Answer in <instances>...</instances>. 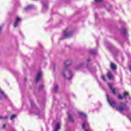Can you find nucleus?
Instances as JSON below:
<instances>
[{
    "label": "nucleus",
    "instance_id": "24",
    "mask_svg": "<svg viewBox=\"0 0 131 131\" xmlns=\"http://www.w3.org/2000/svg\"><path fill=\"white\" fill-rule=\"evenodd\" d=\"M111 91H112L113 94H114V95H116V92H115V89H111Z\"/></svg>",
    "mask_w": 131,
    "mask_h": 131
},
{
    "label": "nucleus",
    "instance_id": "2",
    "mask_svg": "<svg viewBox=\"0 0 131 131\" xmlns=\"http://www.w3.org/2000/svg\"><path fill=\"white\" fill-rule=\"evenodd\" d=\"M72 59H68L64 62L65 68L61 71V74L67 79H71L73 74L71 70L68 69V67L72 64Z\"/></svg>",
    "mask_w": 131,
    "mask_h": 131
},
{
    "label": "nucleus",
    "instance_id": "28",
    "mask_svg": "<svg viewBox=\"0 0 131 131\" xmlns=\"http://www.w3.org/2000/svg\"><path fill=\"white\" fill-rule=\"evenodd\" d=\"M101 78L103 81H106V78H105V76L102 75L101 76Z\"/></svg>",
    "mask_w": 131,
    "mask_h": 131
},
{
    "label": "nucleus",
    "instance_id": "10",
    "mask_svg": "<svg viewBox=\"0 0 131 131\" xmlns=\"http://www.w3.org/2000/svg\"><path fill=\"white\" fill-rule=\"evenodd\" d=\"M89 53L91 55H96L98 53V50L97 49H91L89 50Z\"/></svg>",
    "mask_w": 131,
    "mask_h": 131
},
{
    "label": "nucleus",
    "instance_id": "37",
    "mask_svg": "<svg viewBox=\"0 0 131 131\" xmlns=\"http://www.w3.org/2000/svg\"><path fill=\"white\" fill-rule=\"evenodd\" d=\"M1 30H2V27H0V32H1Z\"/></svg>",
    "mask_w": 131,
    "mask_h": 131
},
{
    "label": "nucleus",
    "instance_id": "29",
    "mask_svg": "<svg viewBox=\"0 0 131 131\" xmlns=\"http://www.w3.org/2000/svg\"><path fill=\"white\" fill-rule=\"evenodd\" d=\"M102 0H95V2L96 4H98L99 3H101Z\"/></svg>",
    "mask_w": 131,
    "mask_h": 131
},
{
    "label": "nucleus",
    "instance_id": "14",
    "mask_svg": "<svg viewBox=\"0 0 131 131\" xmlns=\"http://www.w3.org/2000/svg\"><path fill=\"white\" fill-rule=\"evenodd\" d=\"M32 9H33V5H29L25 8V10L29 11L30 10H32Z\"/></svg>",
    "mask_w": 131,
    "mask_h": 131
},
{
    "label": "nucleus",
    "instance_id": "40",
    "mask_svg": "<svg viewBox=\"0 0 131 131\" xmlns=\"http://www.w3.org/2000/svg\"><path fill=\"white\" fill-rule=\"evenodd\" d=\"M127 117L128 118V117H129V116H127Z\"/></svg>",
    "mask_w": 131,
    "mask_h": 131
},
{
    "label": "nucleus",
    "instance_id": "8",
    "mask_svg": "<svg viewBox=\"0 0 131 131\" xmlns=\"http://www.w3.org/2000/svg\"><path fill=\"white\" fill-rule=\"evenodd\" d=\"M85 64L84 62H81L78 64V65L75 68L76 70H79L81 67H83Z\"/></svg>",
    "mask_w": 131,
    "mask_h": 131
},
{
    "label": "nucleus",
    "instance_id": "35",
    "mask_svg": "<svg viewBox=\"0 0 131 131\" xmlns=\"http://www.w3.org/2000/svg\"><path fill=\"white\" fill-rule=\"evenodd\" d=\"M19 32L20 34H22V33L21 32V31H19Z\"/></svg>",
    "mask_w": 131,
    "mask_h": 131
},
{
    "label": "nucleus",
    "instance_id": "36",
    "mask_svg": "<svg viewBox=\"0 0 131 131\" xmlns=\"http://www.w3.org/2000/svg\"><path fill=\"white\" fill-rule=\"evenodd\" d=\"M39 113H40V112H39V113H36V115H38V114H39Z\"/></svg>",
    "mask_w": 131,
    "mask_h": 131
},
{
    "label": "nucleus",
    "instance_id": "21",
    "mask_svg": "<svg viewBox=\"0 0 131 131\" xmlns=\"http://www.w3.org/2000/svg\"><path fill=\"white\" fill-rule=\"evenodd\" d=\"M2 119H8V116H0V120Z\"/></svg>",
    "mask_w": 131,
    "mask_h": 131
},
{
    "label": "nucleus",
    "instance_id": "23",
    "mask_svg": "<svg viewBox=\"0 0 131 131\" xmlns=\"http://www.w3.org/2000/svg\"><path fill=\"white\" fill-rule=\"evenodd\" d=\"M17 118V116L16 115H12L10 117V119L11 120H13V119H15V118Z\"/></svg>",
    "mask_w": 131,
    "mask_h": 131
},
{
    "label": "nucleus",
    "instance_id": "5",
    "mask_svg": "<svg viewBox=\"0 0 131 131\" xmlns=\"http://www.w3.org/2000/svg\"><path fill=\"white\" fill-rule=\"evenodd\" d=\"M60 124H61V122H58L55 124V125L54 127L53 131H59L60 130V128H61V127L60 126Z\"/></svg>",
    "mask_w": 131,
    "mask_h": 131
},
{
    "label": "nucleus",
    "instance_id": "30",
    "mask_svg": "<svg viewBox=\"0 0 131 131\" xmlns=\"http://www.w3.org/2000/svg\"><path fill=\"white\" fill-rule=\"evenodd\" d=\"M95 19H98V13H96L95 14Z\"/></svg>",
    "mask_w": 131,
    "mask_h": 131
},
{
    "label": "nucleus",
    "instance_id": "22",
    "mask_svg": "<svg viewBox=\"0 0 131 131\" xmlns=\"http://www.w3.org/2000/svg\"><path fill=\"white\" fill-rule=\"evenodd\" d=\"M43 88H45V86L43 85H41L39 86L38 91L40 92V91H42V90H43Z\"/></svg>",
    "mask_w": 131,
    "mask_h": 131
},
{
    "label": "nucleus",
    "instance_id": "19",
    "mask_svg": "<svg viewBox=\"0 0 131 131\" xmlns=\"http://www.w3.org/2000/svg\"><path fill=\"white\" fill-rule=\"evenodd\" d=\"M0 93H1V94H2L3 97H4V98H7V95H6V94H5V92H4L1 89H0Z\"/></svg>",
    "mask_w": 131,
    "mask_h": 131
},
{
    "label": "nucleus",
    "instance_id": "4",
    "mask_svg": "<svg viewBox=\"0 0 131 131\" xmlns=\"http://www.w3.org/2000/svg\"><path fill=\"white\" fill-rule=\"evenodd\" d=\"M41 4L43 6L42 11L43 13H45V12H46V11H47V10H48V2H47L45 1H42L41 2Z\"/></svg>",
    "mask_w": 131,
    "mask_h": 131
},
{
    "label": "nucleus",
    "instance_id": "27",
    "mask_svg": "<svg viewBox=\"0 0 131 131\" xmlns=\"http://www.w3.org/2000/svg\"><path fill=\"white\" fill-rule=\"evenodd\" d=\"M108 88L110 89V90H112L113 89L112 88V85L110 83H108Z\"/></svg>",
    "mask_w": 131,
    "mask_h": 131
},
{
    "label": "nucleus",
    "instance_id": "32",
    "mask_svg": "<svg viewBox=\"0 0 131 131\" xmlns=\"http://www.w3.org/2000/svg\"><path fill=\"white\" fill-rule=\"evenodd\" d=\"M56 69V66H55V64H53V71H55Z\"/></svg>",
    "mask_w": 131,
    "mask_h": 131
},
{
    "label": "nucleus",
    "instance_id": "13",
    "mask_svg": "<svg viewBox=\"0 0 131 131\" xmlns=\"http://www.w3.org/2000/svg\"><path fill=\"white\" fill-rule=\"evenodd\" d=\"M20 21H21V18H19V17H17L15 21L14 25V27H17V26L18 25V23H19V22H20Z\"/></svg>",
    "mask_w": 131,
    "mask_h": 131
},
{
    "label": "nucleus",
    "instance_id": "41",
    "mask_svg": "<svg viewBox=\"0 0 131 131\" xmlns=\"http://www.w3.org/2000/svg\"><path fill=\"white\" fill-rule=\"evenodd\" d=\"M39 46H40V43H39Z\"/></svg>",
    "mask_w": 131,
    "mask_h": 131
},
{
    "label": "nucleus",
    "instance_id": "6",
    "mask_svg": "<svg viewBox=\"0 0 131 131\" xmlns=\"http://www.w3.org/2000/svg\"><path fill=\"white\" fill-rule=\"evenodd\" d=\"M121 32L122 35H123L124 36H126V34H127V30H126V29H125V28L122 27L121 28Z\"/></svg>",
    "mask_w": 131,
    "mask_h": 131
},
{
    "label": "nucleus",
    "instance_id": "3",
    "mask_svg": "<svg viewBox=\"0 0 131 131\" xmlns=\"http://www.w3.org/2000/svg\"><path fill=\"white\" fill-rule=\"evenodd\" d=\"M72 35H73V32H72V31H69L68 29H67L63 32V36L66 38H67L68 37H71Z\"/></svg>",
    "mask_w": 131,
    "mask_h": 131
},
{
    "label": "nucleus",
    "instance_id": "34",
    "mask_svg": "<svg viewBox=\"0 0 131 131\" xmlns=\"http://www.w3.org/2000/svg\"><path fill=\"white\" fill-rule=\"evenodd\" d=\"M67 114H68V115H71L70 113L69 112H68Z\"/></svg>",
    "mask_w": 131,
    "mask_h": 131
},
{
    "label": "nucleus",
    "instance_id": "20",
    "mask_svg": "<svg viewBox=\"0 0 131 131\" xmlns=\"http://www.w3.org/2000/svg\"><path fill=\"white\" fill-rule=\"evenodd\" d=\"M31 106L32 107V108H35V104L34 103V102H33V101L31 100Z\"/></svg>",
    "mask_w": 131,
    "mask_h": 131
},
{
    "label": "nucleus",
    "instance_id": "17",
    "mask_svg": "<svg viewBox=\"0 0 131 131\" xmlns=\"http://www.w3.org/2000/svg\"><path fill=\"white\" fill-rule=\"evenodd\" d=\"M107 75L108 79H114V76L112 75V74H111V73H108Z\"/></svg>",
    "mask_w": 131,
    "mask_h": 131
},
{
    "label": "nucleus",
    "instance_id": "44",
    "mask_svg": "<svg viewBox=\"0 0 131 131\" xmlns=\"http://www.w3.org/2000/svg\"><path fill=\"white\" fill-rule=\"evenodd\" d=\"M12 115H15V114H12Z\"/></svg>",
    "mask_w": 131,
    "mask_h": 131
},
{
    "label": "nucleus",
    "instance_id": "45",
    "mask_svg": "<svg viewBox=\"0 0 131 131\" xmlns=\"http://www.w3.org/2000/svg\"><path fill=\"white\" fill-rule=\"evenodd\" d=\"M121 47H122V44H121Z\"/></svg>",
    "mask_w": 131,
    "mask_h": 131
},
{
    "label": "nucleus",
    "instance_id": "31",
    "mask_svg": "<svg viewBox=\"0 0 131 131\" xmlns=\"http://www.w3.org/2000/svg\"><path fill=\"white\" fill-rule=\"evenodd\" d=\"M91 58H90V57H89V58L87 59V62H88V63H89V62H91Z\"/></svg>",
    "mask_w": 131,
    "mask_h": 131
},
{
    "label": "nucleus",
    "instance_id": "12",
    "mask_svg": "<svg viewBox=\"0 0 131 131\" xmlns=\"http://www.w3.org/2000/svg\"><path fill=\"white\" fill-rule=\"evenodd\" d=\"M59 90V85L58 84H54V91L55 94L58 93V90Z\"/></svg>",
    "mask_w": 131,
    "mask_h": 131
},
{
    "label": "nucleus",
    "instance_id": "43",
    "mask_svg": "<svg viewBox=\"0 0 131 131\" xmlns=\"http://www.w3.org/2000/svg\"><path fill=\"white\" fill-rule=\"evenodd\" d=\"M21 36H23V37H24L23 35L21 34Z\"/></svg>",
    "mask_w": 131,
    "mask_h": 131
},
{
    "label": "nucleus",
    "instance_id": "15",
    "mask_svg": "<svg viewBox=\"0 0 131 131\" xmlns=\"http://www.w3.org/2000/svg\"><path fill=\"white\" fill-rule=\"evenodd\" d=\"M123 98L124 99H129L130 96H129V94H128V93L127 92H125L123 94Z\"/></svg>",
    "mask_w": 131,
    "mask_h": 131
},
{
    "label": "nucleus",
    "instance_id": "16",
    "mask_svg": "<svg viewBox=\"0 0 131 131\" xmlns=\"http://www.w3.org/2000/svg\"><path fill=\"white\" fill-rule=\"evenodd\" d=\"M111 69H112V70H116L117 69L116 65H115V64H114V63H111Z\"/></svg>",
    "mask_w": 131,
    "mask_h": 131
},
{
    "label": "nucleus",
    "instance_id": "39",
    "mask_svg": "<svg viewBox=\"0 0 131 131\" xmlns=\"http://www.w3.org/2000/svg\"><path fill=\"white\" fill-rule=\"evenodd\" d=\"M25 81H26V78H25Z\"/></svg>",
    "mask_w": 131,
    "mask_h": 131
},
{
    "label": "nucleus",
    "instance_id": "1",
    "mask_svg": "<svg viewBox=\"0 0 131 131\" xmlns=\"http://www.w3.org/2000/svg\"><path fill=\"white\" fill-rule=\"evenodd\" d=\"M107 101L112 108H116L117 111L119 112H123V111H129L130 108L128 106H126V104L125 103H121L120 105L117 103L113 99L109 97V95L108 93L106 94Z\"/></svg>",
    "mask_w": 131,
    "mask_h": 131
},
{
    "label": "nucleus",
    "instance_id": "11",
    "mask_svg": "<svg viewBox=\"0 0 131 131\" xmlns=\"http://www.w3.org/2000/svg\"><path fill=\"white\" fill-rule=\"evenodd\" d=\"M85 66L86 68H88V69H89V70H90V71H91V72H93V70H96V69H95V68H93L92 67V66H89V64L88 63H86Z\"/></svg>",
    "mask_w": 131,
    "mask_h": 131
},
{
    "label": "nucleus",
    "instance_id": "33",
    "mask_svg": "<svg viewBox=\"0 0 131 131\" xmlns=\"http://www.w3.org/2000/svg\"><path fill=\"white\" fill-rule=\"evenodd\" d=\"M3 127V128H6V124H4Z\"/></svg>",
    "mask_w": 131,
    "mask_h": 131
},
{
    "label": "nucleus",
    "instance_id": "42",
    "mask_svg": "<svg viewBox=\"0 0 131 131\" xmlns=\"http://www.w3.org/2000/svg\"><path fill=\"white\" fill-rule=\"evenodd\" d=\"M98 41H97V46H98Z\"/></svg>",
    "mask_w": 131,
    "mask_h": 131
},
{
    "label": "nucleus",
    "instance_id": "9",
    "mask_svg": "<svg viewBox=\"0 0 131 131\" xmlns=\"http://www.w3.org/2000/svg\"><path fill=\"white\" fill-rule=\"evenodd\" d=\"M106 48L108 49V50H110V51H113V50L117 51L116 48H115V47H114V46L111 44H110L109 46H106Z\"/></svg>",
    "mask_w": 131,
    "mask_h": 131
},
{
    "label": "nucleus",
    "instance_id": "7",
    "mask_svg": "<svg viewBox=\"0 0 131 131\" xmlns=\"http://www.w3.org/2000/svg\"><path fill=\"white\" fill-rule=\"evenodd\" d=\"M41 74L42 73L40 71L38 72V73L37 74L36 77L35 78L36 82H38V81H39V79H40V77H41Z\"/></svg>",
    "mask_w": 131,
    "mask_h": 131
},
{
    "label": "nucleus",
    "instance_id": "25",
    "mask_svg": "<svg viewBox=\"0 0 131 131\" xmlns=\"http://www.w3.org/2000/svg\"><path fill=\"white\" fill-rule=\"evenodd\" d=\"M78 115H86V114H85V113L82 112H80L78 113Z\"/></svg>",
    "mask_w": 131,
    "mask_h": 131
},
{
    "label": "nucleus",
    "instance_id": "18",
    "mask_svg": "<svg viewBox=\"0 0 131 131\" xmlns=\"http://www.w3.org/2000/svg\"><path fill=\"white\" fill-rule=\"evenodd\" d=\"M68 120H69L70 122H74V120H73V118H72V116L71 115L69 116Z\"/></svg>",
    "mask_w": 131,
    "mask_h": 131
},
{
    "label": "nucleus",
    "instance_id": "26",
    "mask_svg": "<svg viewBox=\"0 0 131 131\" xmlns=\"http://www.w3.org/2000/svg\"><path fill=\"white\" fill-rule=\"evenodd\" d=\"M118 99H119V100H122L123 99V97H122L121 95L119 94L118 95Z\"/></svg>",
    "mask_w": 131,
    "mask_h": 131
},
{
    "label": "nucleus",
    "instance_id": "38",
    "mask_svg": "<svg viewBox=\"0 0 131 131\" xmlns=\"http://www.w3.org/2000/svg\"><path fill=\"white\" fill-rule=\"evenodd\" d=\"M54 100H56V98L55 97H53Z\"/></svg>",
    "mask_w": 131,
    "mask_h": 131
}]
</instances>
